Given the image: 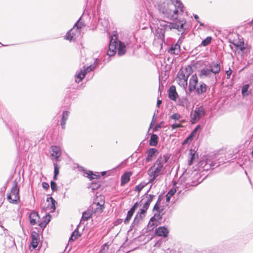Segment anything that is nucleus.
Masks as SVG:
<instances>
[{
	"label": "nucleus",
	"instance_id": "56",
	"mask_svg": "<svg viewBox=\"0 0 253 253\" xmlns=\"http://www.w3.org/2000/svg\"><path fill=\"white\" fill-rule=\"evenodd\" d=\"M204 179V178L202 179H198V180L197 181H195L194 180H193L191 182V185L192 186H196L198 184H199V183H200L201 182H202V181Z\"/></svg>",
	"mask_w": 253,
	"mask_h": 253
},
{
	"label": "nucleus",
	"instance_id": "37",
	"mask_svg": "<svg viewBox=\"0 0 253 253\" xmlns=\"http://www.w3.org/2000/svg\"><path fill=\"white\" fill-rule=\"evenodd\" d=\"M164 210V208H161L160 207L158 206V204H155L153 211H156V213H159L161 216L163 217V215L164 214V212H163Z\"/></svg>",
	"mask_w": 253,
	"mask_h": 253
},
{
	"label": "nucleus",
	"instance_id": "29",
	"mask_svg": "<svg viewBox=\"0 0 253 253\" xmlns=\"http://www.w3.org/2000/svg\"><path fill=\"white\" fill-rule=\"evenodd\" d=\"M211 69L209 68H204L200 71L199 76L200 77H210L211 73Z\"/></svg>",
	"mask_w": 253,
	"mask_h": 253
},
{
	"label": "nucleus",
	"instance_id": "44",
	"mask_svg": "<svg viewBox=\"0 0 253 253\" xmlns=\"http://www.w3.org/2000/svg\"><path fill=\"white\" fill-rule=\"evenodd\" d=\"M150 176L152 177L151 179L149 180L148 183H153L154 182L155 180H156V177H157L159 175H158L157 174H154L153 172H151L150 174H149Z\"/></svg>",
	"mask_w": 253,
	"mask_h": 253
},
{
	"label": "nucleus",
	"instance_id": "5",
	"mask_svg": "<svg viewBox=\"0 0 253 253\" xmlns=\"http://www.w3.org/2000/svg\"><path fill=\"white\" fill-rule=\"evenodd\" d=\"M98 64V59L96 58L94 62L93 65H89L87 67L84 66L83 69L80 70L75 75V81L76 83H80L84 78L85 76L87 73L93 71L97 66Z\"/></svg>",
	"mask_w": 253,
	"mask_h": 253
},
{
	"label": "nucleus",
	"instance_id": "24",
	"mask_svg": "<svg viewBox=\"0 0 253 253\" xmlns=\"http://www.w3.org/2000/svg\"><path fill=\"white\" fill-rule=\"evenodd\" d=\"M51 218V215L49 213H47L43 217V221L39 223V226L43 229L46 225L50 222Z\"/></svg>",
	"mask_w": 253,
	"mask_h": 253
},
{
	"label": "nucleus",
	"instance_id": "42",
	"mask_svg": "<svg viewBox=\"0 0 253 253\" xmlns=\"http://www.w3.org/2000/svg\"><path fill=\"white\" fill-rule=\"evenodd\" d=\"M108 249L109 246L107 243H105L101 246L98 253H105L108 251Z\"/></svg>",
	"mask_w": 253,
	"mask_h": 253
},
{
	"label": "nucleus",
	"instance_id": "25",
	"mask_svg": "<svg viewBox=\"0 0 253 253\" xmlns=\"http://www.w3.org/2000/svg\"><path fill=\"white\" fill-rule=\"evenodd\" d=\"M207 85L204 83H200V85L196 89V92L198 95H201L206 92L207 90Z\"/></svg>",
	"mask_w": 253,
	"mask_h": 253
},
{
	"label": "nucleus",
	"instance_id": "21",
	"mask_svg": "<svg viewBox=\"0 0 253 253\" xmlns=\"http://www.w3.org/2000/svg\"><path fill=\"white\" fill-rule=\"evenodd\" d=\"M30 223L32 225H35L37 223V220L40 218L38 213L35 211H32L29 215Z\"/></svg>",
	"mask_w": 253,
	"mask_h": 253
},
{
	"label": "nucleus",
	"instance_id": "11",
	"mask_svg": "<svg viewBox=\"0 0 253 253\" xmlns=\"http://www.w3.org/2000/svg\"><path fill=\"white\" fill-rule=\"evenodd\" d=\"M160 25L162 26V28H158L156 30V36L158 39L164 41L165 31L169 30V29H167V28H166L167 23L165 21H164L163 23L160 24Z\"/></svg>",
	"mask_w": 253,
	"mask_h": 253
},
{
	"label": "nucleus",
	"instance_id": "14",
	"mask_svg": "<svg viewBox=\"0 0 253 253\" xmlns=\"http://www.w3.org/2000/svg\"><path fill=\"white\" fill-rule=\"evenodd\" d=\"M31 246L32 247L33 249H36L38 247L40 241L39 234L35 231H32L31 233Z\"/></svg>",
	"mask_w": 253,
	"mask_h": 253
},
{
	"label": "nucleus",
	"instance_id": "23",
	"mask_svg": "<svg viewBox=\"0 0 253 253\" xmlns=\"http://www.w3.org/2000/svg\"><path fill=\"white\" fill-rule=\"evenodd\" d=\"M132 172L131 171L125 172L121 176V185L123 186L126 184L129 180Z\"/></svg>",
	"mask_w": 253,
	"mask_h": 253
},
{
	"label": "nucleus",
	"instance_id": "61",
	"mask_svg": "<svg viewBox=\"0 0 253 253\" xmlns=\"http://www.w3.org/2000/svg\"><path fill=\"white\" fill-rule=\"evenodd\" d=\"M162 158L164 161V164L167 163L169 159V157L167 155H164Z\"/></svg>",
	"mask_w": 253,
	"mask_h": 253
},
{
	"label": "nucleus",
	"instance_id": "59",
	"mask_svg": "<svg viewBox=\"0 0 253 253\" xmlns=\"http://www.w3.org/2000/svg\"><path fill=\"white\" fill-rule=\"evenodd\" d=\"M232 73V70L229 68V69L226 71V74L227 75V79H229L230 78V76Z\"/></svg>",
	"mask_w": 253,
	"mask_h": 253
},
{
	"label": "nucleus",
	"instance_id": "62",
	"mask_svg": "<svg viewBox=\"0 0 253 253\" xmlns=\"http://www.w3.org/2000/svg\"><path fill=\"white\" fill-rule=\"evenodd\" d=\"M162 195H160L158 197V200H157V202L155 204H158V207H160V202L162 201Z\"/></svg>",
	"mask_w": 253,
	"mask_h": 253
},
{
	"label": "nucleus",
	"instance_id": "18",
	"mask_svg": "<svg viewBox=\"0 0 253 253\" xmlns=\"http://www.w3.org/2000/svg\"><path fill=\"white\" fill-rule=\"evenodd\" d=\"M158 151L157 149L155 148H150L147 151L146 154H147V157L145 159V162L146 163H148L150 161H152L153 160V157L156 154L158 153Z\"/></svg>",
	"mask_w": 253,
	"mask_h": 253
},
{
	"label": "nucleus",
	"instance_id": "28",
	"mask_svg": "<svg viewBox=\"0 0 253 253\" xmlns=\"http://www.w3.org/2000/svg\"><path fill=\"white\" fill-rule=\"evenodd\" d=\"M189 155L190 156V159L188 160V165H191L193 164L195 160L198 157V156L196 154V152L192 149L190 150Z\"/></svg>",
	"mask_w": 253,
	"mask_h": 253
},
{
	"label": "nucleus",
	"instance_id": "1",
	"mask_svg": "<svg viewBox=\"0 0 253 253\" xmlns=\"http://www.w3.org/2000/svg\"><path fill=\"white\" fill-rule=\"evenodd\" d=\"M118 49V54L119 56H122L126 52V46L125 43L118 40V35L114 33L110 39L108 50L107 55V62L110 61V57L114 55L116 53V49Z\"/></svg>",
	"mask_w": 253,
	"mask_h": 253
},
{
	"label": "nucleus",
	"instance_id": "26",
	"mask_svg": "<svg viewBox=\"0 0 253 253\" xmlns=\"http://www.w3.org/2000/svg\"><path fill=\"white\" fill-rule=\"evenodd\" d=\"M159 137L156 134L151 135L149 140V145L151 146H156L158 143Z\"/></svg>",
	"mask_w": 253,
	"mask_h": 253
},
{
	"label": "nucleus",
	"instance_id": "30",
	"mask_svg": "<svg viewBox=\"0 0 253 253\" xmlns=\"http://www.w3.org/2000/svg\"><path fill=\"white\" fill-rule=\"evenodd\" d=\"M79 225L77 226L75 230L72 232L71 237L69 238V241H74L75 240L78 238L79 237L81 236V234L79 231L78 227Z\"/></svg>",
	"mask_w": 253,
	"mask_h": 253
},
{
	"label": "nucleus",
	"instance_id": "38",
	"mask_svg": "<svg viewBox=\"0 0 253 253\" xmlns=\"http://www.w3.org/2000/svg\"><path fill=\"white\" fill-rule=\"evenodd\" d=\"M211 40L212 38L211 37H207L206 39L202 41L200 45L203 46H206L211 43Z\"/></svg>",
	"mask_w": 253,
	"mask_h": 253
},
{
	"label": "nucleus",
	"instance_id": "12",
	"mask_svg": "<svg viewBox=\"0 0 253 253\" xmlns=\"http://www.w3.org/2000/svg\"><path fill=\"white\" fill-rule=\"evenodd\" d=\"M198 83V79L196 74L192 75L189 80V84L188 86V90L190 92H193L197 88V84Z\"/></svg>",
	"mask_w": 253,
	"mask_h": 253
},
{
	"label": "nucleus",
	"instance_id": "16",
	"mask_svg": "<svg viewBox=\"0 0 253 253\" xmlns=\"http://www.w3.org/2000/svg\"><path fill=\"white\" fill-rule=\"evenodd\" d=\"M169 230L165 226H160L155 229V234L158 236L167 237L169 234Z\"/></svg>",
	"mask_w": 253,
	"mask_h": 253
},
{
	"label": "nucleus",
	"instance_id": "47",
	"mask_svg": "<svg viewBox=\"0 0 253 253\" xmlns=\"http://www.w3.org/2000/svg\"><path fill=\"white\" fill-rule=\"evenodd\" d=\"M50 187L53 192L56 191L57 189V184L54 181L51 180L50 181Z\"/></svg>",
	"mask_w": 253,
	"mask_h": 253
},
{
	"label": "nucleus",
	"instance_id": "17",
	"mask_svg": "<svg viewBox=\"0 0 253 253\" xmlns=\"http://www.w3.org/2000/svg\"><path fill=\"white\" fill-rule=\"evenodd\" d=\"M209 68L211 69V73L216 75L218 74L220 71V65L218 61H213L209 65Z\"/></svg>",
	"mask_w": 253,
	"mask_h": 253
},
{
	"label": "nucleus",
	"instance_id": "45",
	"mask_svg": "<svg viewBox=\"0 0 253 253\" xmlns=\"http://www.w3.org/2000/svg\"><path fill=\"white\" fill-rule=\"evenodd\" d=\"M147 210L146 209L142 207V208H141L137 212V214L141 215L143 217H144L147 212Z\"/></svg>",
	"mask_w": 253,
	"mask_h": 253
},
{
	"label": "nucleus",
	"instance_id": "64",
	"mask_svg": "<svg viewBox=\"0 0 253 253\" xmlns=\"http://www.w3.org/2000/svg\"><path fill=\"white\" fill-rule=\"evenodd\" d=\"M65 101H67V105H70L71 102V99L70 97H67L66 96L65 97L64 99Z\"/></svg>",
	"mask_w": 253,
	"mask_h": 253
},
{
	"label": "nucleus",
	"instance_id": "52",
	"mask_svg": "<svg viewBox=\"0 0 253 253\" xmlns=\"http://www.w3.org/2000/svg\"><path fill=\"white\" fill-rule=\"evenodd\" d=\"M142 200H141L139 202H136L135 203L130 209L135 212V210L138 208L139 203L142 201Z\"/></svg>",
	"mask_w": 253,
	"mask_h": 253
},
{
	"label": "nucleus",
	"instance_id": "35",
	"mask_svg": "<svg viewBox=\"0 0 253 253\" xmlns=\"http://www.w3.org/2000/svg\"><path fill=\"white\" fill-rule=\"evenodd\" d=\"M143 218L141 215L136 214L132 222V226H138L140 221L142 220Z\"/></svg>",
	"mask_w": 253,
	"mask_h": 253
},
{
	"label": "nucleus",
	"instance_id": "53",
	"mask_svg": "<svg viewBox=\"0 0 253 253\" xmlns=\"http://www.w3.org/2000/svg\"><path fill=\"white\" fill-rule=\"evenodd\" d=\"M170 118L174 120H178L181 118V116L178 113H174L170 116Z\"/></svg>",
	"mask_w": 253,
	"mask_h": 253
},
{
	"label": "nucleus",
	"instance_id": "2",
	"mask_svg": "<svg viewBox=\"0 0 253 253\" xmlns=\"http://www.w3.org/2000/svg\"><path fill=\"white\" fill-rule=\"evenodd\" d=\"M167 28L169 30H176L177 35H180L179 38L184 39L185 35L189 29V25L185 19L175 18L173 22L167 23Z\"/></svg>",
	"mask_w": 253,
	"mask_h": 253
},
{
	"label": "nucleus",
	"instance_id": "31",
	"mask_svg": "<svg viewBox=\"0 0 253 253\" xmlns=\"http://www.w3.org/2000/svg\"><path fill=\"white\" fill-rule=\"evenodd\" d=\"M197 132L196 130H193L190 134L186 137V138L182 142V144H188L191 143L193 140L194 136L196 135Z\"/></svg>",
	"mask_w": 253,
	"mask_h": 253
},
{
	"label": "nucleus",
	"instance_id": "48",
	"mask_svg": "<svg viewBox=\"0 0 253 253\" xmlns=\"http://www.w3.org/2000/svg\"><path fill=\"white\" fill-rule=\"evenodd\" d=\"M155 196L154 195H152V194L147 195V196H146V198L147 199L145 202H146L150 205L151 202L153 201V198L155 197Z\"/></svg>",
	"mask_w": 253,
	"mask_h": 253
},
{
	"label": "nucleus",
	"instance_id": "55",
	"mask_svg": "<svg viewBox=\"0 0 253 253\" xmlns=\"http://www.w3.org/2000/svg\"><path fill=\"white\" fill-rule=\"evenodd\" d=\"M156 115H155V113H154V115H153V118H152V121H151V122L150 123V125L149 128L152 127L154 125V124L155 123V122H156Z\"/></svg>",
	"mask_w": 253,
	"mask_h": 253
},
{
	"label": "nucleus",
	"instance_id": "9",
	"mask_svg": "<svg viewBox=\"0 0 253 253\" xmlns=\"http://www.w3.org/2000/svg\"><path fill=\"white\" fill-rule=\"evenodd\" d=\"M156 165H157V167L155 168L154 170L152 171V172H153L154 174H157L160 175L163 173L165 169L164 167V161L162 156H160L159 157L154 165L149 169V172H150L151 170L153 168V167H155Z\"/></svg>",
	"mask_w": 253,
	"mask_h": 253
},
{
	"label": "nucleus",
	"instance_id": "46",
	"mask_svg": "<svg viewBox=\"0 0 253 253\" xmlns=\"http://www.w3.org/2000/svg\"><path fill=\"white\" fill-rule=\"evenodd\" d=\"M184 71L185 74L191 75L193 72V69L191 66L189 65L184 68Z\"/></svg>",
	"mask_w": 253,
	"mask_h": 253
},
{
	"label": "nucleus",
	"instance_id": "20",
	"mask_svg": "<svg viewBox=\"0 0 253 253\" xmlns=\"http://www.w3.org/2000/svg\"><path fill=\"white\" fill-rule=\"evenodd\" d=\"M80 170L83 171L84 173L86 174V177L90 179V180H92L94 179H98L100 176L98 174H96V173H94L91 170L87 171L84 167H80Z\"/></svg>",
	"mask_w": 253,
	"mask_h": 253
},
{
	"label": "nucleus",
	"instance_id": "15",
	"mask_svg": "<svg viewBox=\"0 0 253 253\" xmlns=\"http://www.w3.org/2000/svg\"><path fill=\"white\" fill-rule=\"evenodd\" d=\"M51 150L52 152L51 156L54 157L56 162L58 161L59 158L61 155L60 148L57 146L52 145L51 147Z\"/></svg>",
	"mask_w": 253,
	"mask_h": 253
},
{
	"label": "nucleus",
	"instance_id": "3",
	"mask_svg": "<svg viewBox=\"0 0 253 253\" xmlns=\"http://www.w3.org/2000/svg\"><path fill=\"white\" fill-rule=\"evenodd\" d=\"M81 17L75 23L73 27L70 29L66 34L65 39L69 41H75L80 35L81 29L84 25L80 22Z\"/></svg>",
	"mask_w": 253,
	"mask_h": 253
},
{
	"label": "nucleus",
	"instance_id": "49",
	"mask_svg": "<svg viewBox=\"0 0 253 253\" xmlns=\"http://www.w3.org/2000/svg\"><path fill=\"white\" fill-rule=\"evenodd\" d=\"M54 174H59L60 167L56 163H53Z\"/></svg>",
	"mask_w": 253,
	"mask_h": 253
},
{
	"label": "nucleus",
	"instance_id": "33",
	"mask_svg": "<svg viewBox=\"0 0 253 253\" xmlns=\"http://www.w3.org/2000/svg\"><path fill=\"white\" fill-rule=\"evenodd\" d=\"M49 200L51 202V206L49 208V209L50 210V212H53L55 211L56 205L57 204V203L52 197L47 198L46 201L49 202Z\"/></svg>",
	"mask_w": 253,
	"mask_h": 253
},
{
	"label": "nucleus",
	"instance_id": "32",
	"mask_svg": "<svg viewBox=\"0 0 253 253\" xmlns=\"http://www.w3.org/2000/svg\"><path fill=\"white\" fill-rule=\"evenodd\" d=\"M172 3L174 5L175 7L179 8L180 12L182 13L184 12V5L180 0H171Z\"/></svg>",
	"mask_w": 253,
	"mask_h": 253
},
{
	"label": "nucleus",
	"instance_id": "4",
	"mask_svg": "<svg viewBox=\"0 0 253 253\" xmlns=\"http://www.w3.org/2000/svg\"><path fill=\"white\" fill-rule=\"evenodd\" d=\"M13 186L11 188L10 193L7 194L6 198L10 203L18 204L20 202V189L16 180L13 181Z\"/></svg>",
	"mask_w": 253,
	"mask_h": 253
},
{
	"label": "nucleus",
	"instance_id": "54",
	"mask_svg": "<svg viewBox=\"0 0 253 253\" xmlns=\"http://www.w3.org/2000/svg\"><path fill=\"white\" fill-rule=\"evenodd\" d=\"M163 123V122H161L159 124H157L154 128H153L154 131H157L159 130V128H161L162 127V124Z\"/></svg>",
	"mask_w": 253,
	"mask_h": 253
},
{
	"label": "nucleus",
	"instance_id": "10",
	"mask_svg": "<svg viewBox=\"0 0 253 253\" xmlns=\"http://www.w3.org/2000/svg\"><path fill=\"white\" fill-rule=\"evenodd\" d=\"M162 218L163 217L159 213H155L150 219L147 225V230L148 231L153 230L155 227L157 226L159 224H161L160 221L162 220Z\"/></svg>",
	"mask_w": 253,
	"mask_h": 253
},
{
	"label": "nucleus",
	"instance_id": "13",
	"mask_svg": "<svg viewBox=\"0 0 253 253\" xmlns=\"http://www.w3.org/2000/svg\"><path fill=\"white\" fill-rule=\"evenodd\" d=\"M182 39L179 38L177 42L171 46L169 52L171 54L178 55L180 52V44L182 43Z\"/></svg>",
	"mask_w": 253,
	"mask_h": 253
},
{
	"label": "nucleus",
	"instance_id": "51",
	"mask_svg": "<svg viewBox=\"0 0 253 253\" xmlns=\"http://www.w3.org/2000/svg\"><path fill=\"white\" fill-rule=\"evenodd\" d=\"M178 84L180 86H182L185 89L187 88V83L186 82V80H182V81H180L178 80Z\"/></svg>",
	"mask_w": 253,
	"mask_h": 253
},
{
	"label": "nucleus",
	"instance_id": "7",
	"mask_svg": "<svg viewBox=\"0 0 253 253\" xmlns=\"http://www.w3.org/2000/svg\"><path fill=\"white\" fill-rule=\"evenodd\" d=\"M206 114V111L203 106H201L198 107H196L193 115L191 114V123L193 124L196 123L200 118L205 116Z\"/></svg>",
	"mask_w": 253,
	"mask_h": 253
},
{
	"label": "nucleus",
	"instance_id": "8",
	"mask_svg": "<svg viewBox=\"0 0 253 253\" xmlns=\"http://www.w3.org/2000/svg\"><path fill=\"white\" fill-rule=\"evenodd\" d=\"M15 132L13 133V137L15 139V143L17 147L20 148L24 144V138L23 136L24 129L21 127H19L17 126V127L15 126Z\"/></svg>",
	"mask_w": 253,
	"mask_h": 253
},
{
	"label": "nucleus",
	"instance_id": "22",
	"mask_svg": "<svg viewBox=\"0 0 253 253\" xmlns=\"http://www.w3.org/2000/svg\"><path fill=\"white\" fill-rule=\"evenodd\" d=\"M168 95L169 97L170 100L172 101L176 100L178 96L176 92L175 86L172 85L170 86V87L169 89Z\"/></svg>",
	"mask_w": 253,
	"mask_h": 253
},
{
	"label": "nucleus",
	"instance_id": "6",
	"mask_svg": "<svg viewBox=\"0 0 253 253\" xmlns=\"http://www.w3.org/2000/svg\"><path fill=\"white\" fill-rule=\"evenodd\" d=\"M96 206H97V207L95 209H94L93 211L92 210L90 211L87 210L83 212L82 218L81 219V222L83 220H88L92 216V212H93L94 213L98 212L99 213H100L102 212L104 208V203L103 204H100L99 202H97L96 203Z\"/></svg>",
	"mask_w": 253,
	"mask_h": 253
},
{
	"label": "nucleus",
	"instance_id": "63",
	"mask_svg": "<svg viewBox=\"0 0 253 253\" xmlns=\"http://www.w3.org/2000/svg\"><path fill=\"white\" fill-rule=\"evenodd\" d=\"M66 124V121L61 120L60 125H61V128L63 129H64L65 128Z\"/></svg>",
	"mask_w": 253,
	"mask_h": 253
},
{
	"label": "nucleus",
	"instance_id": "36",
	"mask_svg": "<svg viewBox=\"0 0 253 253\" xmlns=\"http://www.w3.org/2000/svg\"><path fill=\"white\" fill-rule=\"evenodd\" d=\"M134 213V212L131 210L130 209H129V210L128 211L124 221L125 224H127L129 222Z\"/></svg>",
	"mask_w": 253,
	"mask_h": 253
},
{
	"label": "nucleus",
	"instance_id": "50",
	"mask_svg": "<svg viewBox=\"0 0 253 253\" xmlns=\"http://www.w3.org/2000/svg\"><path fill=\"white\" fill-rule=\"evenodd\" d=\"M159 8L160 11L163 14H167L168 13V9L165 6L159 5Z\"/></svg>",
	"mask_w": 253,
	"mask_h": 253
},
{
	"label": "nucleus",
	"instance_id": "41",
	"mask_svg": "<svg viewBox=\"0 0 253 253\" xmlns=\"http://www.w3.org/2000/svg\"><path fill=\"white\" fill-rule=\"evenodd\" d=\"M70 112L68 111H64L62 114L61 120L67 121L69 116Z\"/></svg>",
	"mask_w": 253,
	"mask_h": 253
},
{
	"label": "nucleus",
	"instance_id": "58",
	"mask_svg": "<svg viewBox=\"0 0 253 253\" xmlns=\"http://www.w3.org/2000/svg\"><path fill=\"white\" fill-rule=\"evenodd\" d=\"M248 87L249 85L248 84L245 85L243 86L242 88V92L243 95L248 91Z\"/></svg>",
	"mask_w": 253,
	"mask_h": 253
},
{
	"label": "nucleus",
	"instance_id": "27",
	"mask_svg": "<svg viewBox=\"0 0 253 253\" xmlns=\"http://www.w3.org/2000/svg\"><path fill=\"white\" fill-rule=\"evenodd\" d=\"M237 50L239 49L241 51L244 52L246 49L245 44L243 41H239L237 42H232Z\"/></svg>",
	"mask_w": 253,
	"mask_h": 253
},
{
	"label": "nucleus",
	"instance_id": "19",
	"mask_svg": "<svg viewBox=\"0 0 253 253\" xmlns=\"http://www.w3.org/2000/svg\"><path fill=\"white\" fill-rule=\"evenodd\" d=\"M198 165L199 167L202 168L203 170H208L214 166L212 163H211L210 161H208L205 160L201 161Z\"/></svg>",
	"mask_w": 253,
	"mask_h": 253
},
{
	"label": "nucleus",
	"instance_id": "39",
	"mask_svg": "<svg viewBox=\"0 0 253 253\" xmlns=\"http://www.w3.org/2000/svg\"><path fill=\"white\" fill-rule=\"evenodd\" d=\"M100 186L101 184L99 182H92L90 185V188L94 191L98 189Z\"/></svg>",
	"mask_w": 253,
	"mask_h": 253
},
{
	"label": "nucleus",
	"instance_id": "34",
	"mask_svg": "<svg viewBox=\"0 0 253 253\" xmlns=\"http://www.w3.org/2000/svg\"><path fill=\"white\" fill-rule=\"evenodd\" d=\"M176 192V189L175 188H172L168 191L166 195L167 202L170 201L171 198L174 195Z\"/></svg>",
	"mask_w": 253,
	"mask_h": 253
},
{
	"label": "nucleus",
	"instance_id": "40",
	"mask_svg": "<svg viewBox=\"0 0 253 253\" xmlns=\"http://www.w3.org/2000/svg\"><path fill=\"white\" fill-rule=\"evenodd\" d=\"M147 184L148 183L141 182L137 186H136L134 190L137 191L138 192H140L142 190V189L147 185Z\"/></svg>",
	"mask_w": 253,
	"mask_h": 253
},
{
	"label": "nucleus",
	"instance_id": "43",
	"mask_svg": "<svg viewBox=\"0 0 253 253\" xmlns=\"http://www.w3.org/2000/svg\"><path fill=\"white\" fill-rule=\"evenodd\" d=\"M185 73L184 71L182 70H180L177 74V77L180 81H182V80L185 78Z\"/></svg>",
	"mask_w": 253,
	"mask_h": 253
},
{
	"label": "nucleus",
	"instance_id": "57",
	"mask_svg": "<svg viewBox=\"0 0 253 253\" xmlns=\"http://www.w3.org/2000/svg\"><path fill=\"white\" fill-rule=\"evenodd\" d=\"M180 126L181 125L180 124L175 123L171 126V127L172 130H174L180 127Z\"/></svg>",
	"mask_w": 253,
	"mask_h": 253
},
{
	"label": "nucleus",
	"instance_id": "60",
	"mask_svg": "<svg viewBox=\"0 0 253 253\" xmlns=\"http://www.w3.org/2000/svg\"><path fill=\"white\" fill-rule=\"evenodd\" d=\"M42 188L45 190L48 189L49 187L48 183L45 182H42Z\"/></svg>",
	"mask_w": 253,
	"mask_h": 253
}]
</instances>
